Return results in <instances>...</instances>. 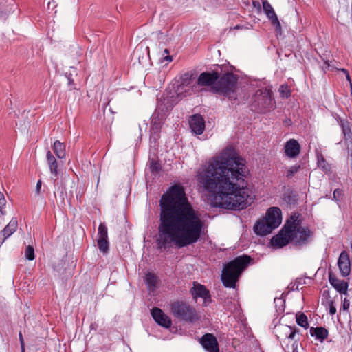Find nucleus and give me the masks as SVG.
<instances>
[{
	"instance_id": "obj_1",
	"label": "nucleus",
	"mask_w": 352,
	"mask_h": 352,
	"mask_svg": "<svg viewBox=\"0 0 352 352\" xmlns=\"http://www.w3.org/2000/svg\"><path fill=\"white\" fill-rule=\"evenodd\" d=\"M248 174L245 160L229 146L208 162L200 179L204 189L214 196V206L240 210L248 204Z\"/></svg>"
},
{
	"instance_id": "obj_2",
	"label": "nucleus",
	"mask_w": 352,
	"mask_h": 352,
	"mask_svg": "<svg viewBox=\"0 0 352 352\" xmlns=\"http://www.w3.org/2000/svg\"><path fill=\"white\" fill-rule=\"evenodd\" d=\"M160 223L157 244L160 248H182L197 243L204 222L188 201L179 185L171 186L160 200Z\"/></svg>"
},
{
	"instance_id": "obj_3",
	"label": "nucleus",
	"mask_w": 352,
	"mask_h": 352,
	"mask_svg": "<svg viewBox=\"0 0 352 352\" xmlns=\"http://www.w3.org/2000/svg\"><path fill=\"white\" fill-rule=\"evenodd\" d=\"M251 258L246 255L236 257L224 267L221 280L226 287L234 288L242 272L250 263Z\"/></svg>"
},
{
	"instance_id": "obj_4",
	"label": "nucleus",
	"mask_w": 352,
	"mask_h": 352,
	"mask_svg": "<svg viewBox=\"0 0 352 352\" xmlns=\"http://www.w3.org/2000/svg\"><path fill=\"white\" fill-rule=\"evenodd\" d=\"M281 221L280 209L278 207H272L267 210L265 217L255 224L254 230L258 235L265 236L278 228Z\"/></svg>"
},
{
	"instance_id": "obj_5",
	"label": "nucleus",
	"mask_w": 352,
	"mask_h": 352,
	"mask_svg": "<svg viewBox=\"0 0 352 352\" xmlns=\"http://www.w3.org/2000/svg\"><path fill=\"white\" fill-rule=\"evenodd\" d=\"M287 224L290 225L291 233L290 243L293 245L302 247L308 244L312 237V232L307 227L300 225L298 215L296 214L290 217L287 220Z\"/></svg>"
},
{
	"instance_id": "obj_6",
	"label": "nucleus",
	"mask_w": 352,
	"mask_h": 352,
	"mask_svg": "<svg viewBox=\"0 0 352 352\" xmlns=\"http://www.w3.org/2000/svg\"><path fill=\"white\" fill-rule=\"evenodd\" d=\"M237 80L236 75L228 72L223 74L219 80H217L216 84L211 88L215 93L231 98V95L236 89Z\"/></svg>"
},
{
	"instance_id": "obj_7",
	"label": "nucleus",
	"mask_w": 352,
	"mask_h": 352,
	"mask_svg": "<svg viewBox=\"0 0 352 352\" xmlns=\"http://www.w3.org/2000/svg\"><path fill=\"white\" fill-rule=\"evenodd\" d=\"M252 107L259 113H265L274 108L270 90L258 89L254 96Z\"/></svg>"
},
{
	"instance_id": "obj_8",
	"label": "nucleus",
	"mask_w": 352,
	"mask_h": 352,
	"mask_svg": "<svg viewBox=\"0 0 352 352\" xmlns=\"http://www.w3.org/2000/svg\"><path fill=\"white\" fill-rule=\"evenodd\" d=\"M171 310L175 317L191 323L199 319L196 310L183 302H173Z\"/></svg>"
},
{
	"instance_id": "obj_9",
	"label": "nucleus",
	"mask_w": 352,
	"mask_h": 352,
	"mask_svg": "<svg viewBox=\"0 0 352 352\" xmlns=\"http://www.w3.org/2000/svg\"><path fill=\"white\" fill-rule=\"evenodd\" d=\"M290 228V225L287 224V221L280 233L272 237L271 243L274 248H280L290 242L289 234L292 232Z\"/></svg>"
},
{
	"instance_id": "obj_10",
	"label": "nucleus",
	"mask_w": 352,
	"mask_h": 352,
	"mask_svg": "<svg viewBox=\"0 0 352 352\" xmlns=\"http://www.w3.org/2000/svg\"><path fill=\"white\" fill-rule=\"evenodd\" d=\"M300 153V145L295 139H290L284 145L285 155L291 159L297 157Z\"/></svg>"
},
{
	"instance_id": "obj_11",
	"label": "nucleus",
	"mask_w": 352,
	"mask_h": 352,
	"mask_svg": "<svg viewBox=\"0 0 352 352\" xmlns=\"http://www.w3.org/2000/svg\"><path fill=\"white\" fill-rule=\"evenodd\" d=\"M264 13L266 14L267 19L271 22V23L276 28L277 31L281 30V25L279 22V20L277 17V15L271 6V4L267 1H264L262 3Z\"/></svg>"
},
{
	"instance_id": "obj_12",
	"label": "nucleus",
	"mask_w": 352,
	"mask_h": 352,
	"mask_svg": "<svg viewBox=\"0 0 352 352\" xmlns=\"http://www.w3.org/2000/svg\"><path fill=\"white\" fill-rule=\"evenodd\" d=\"M151 315L154 320L160 326L165 328H169L172 324L170 318L165 314L162 310L157 307H154L151 310Z\"/></svg>"
},
{
	"instance_id": "obj_13",
	"label": "nucleus",
	"mask_w": 352,
	"mask_h": 352,
	"mask_svg": "<svg viewBox=\"0 0 352 352\" xmlns=\"http://www.w3.org/2000/svg\"><path fill=\"white\" fill-rule=\"evenodd\" d=\"M219 78V75L217 72H202L198 78L197 84L201 86L213 87Z\"/></svg>"
},
{
	"instance_id": "obj_14",
	"label": "nucleus",
	"mask_w": 352,
	"mask_h": 352,
	"mask_svg": "<svg viewBox=\"0 0 352 352\" xmlns=\"http://www.w3.org/2000/svg\"><path fill=\"white\" fill-rule=\"evenodd\" d=\"M338 265L341 275L346 277L350 274L351 263L349 254L343 251L340 253L338 261Z\"/></svg>"
},
{
	"instance_id": "obj_15",
	"label": "nucleus",
	"mask_w": 352,
	"mask_h": 352,
	"mask_svg": "<svg viewBox=\"0 0 352 352\" xmlns=\"http://www.w3.org/2000/svg\"><path fill=\"white\" fill-rule=\"evenodd\" d=\"M191 131L196 135H201L205 129V121L199 114L193 115L189 121Z\"/></svg>"
},
{
	"instance_id": "obj_16",
	"label": "nucleus",
	"mask_w": 352,
	"mask_h": 352,
	"mask_svg": "<svg viewBox=\"0 0 352 352\" xmlns=\"http://www.w3.org/2000/svg\"><path fill=\"white\" fill-rule=\"evenodd\" d=\"M201 344L208 352H219L217 340L210 333H207L201 338Z\"/></svg>"
},
{
	"instance_id": "obj_17",
	"label": "nucleus",
	"mask_w": 352,
	"mask_h": 352,
	"mask_svg": "<svg viewBox=\"0 0 352 352\" xmlns=\"http://www.w3.org/2000/svg\"><path fill=\"white\" fill-rule=\"evenodd\" d=\"M191 294L195 298H202L205 305L210 301L209 291L201 284L194 283L193 287L191 289Z\"/></svg>"
},
{
	"instance_id": "obj_18",
	"label": "nucleus",
	"mask_w": 352,
	"mask_h": 352,
	"mask_svg": "<svg viewBox=\"0 0 352 352\" xmlns=\"http://www.w3.org/2000/svg\"><path fill=\"white\" fill-rule=\"evenodd\" d=\"M149 57V51L148 47H144L142 45H138L133 54V58L138 60L140 65H144Z\"/></svg>"
},
{
	"instance_id": "obj_19",
	"label": "nucleus",
	"mask_w": 352,
	"mask_h": 352,
	"mask_svg": "<svg viewBox=\"0 0 352 352\" xmlns=\"http://www.w3.org/2000/svg\"><path fill=\"white\" fill-rule=\"evenodd\" d=\"M170 109V106L167 105L166 103L159 102L155 112L153 113L151 117H155L156 120H160L164 122L166 113Z\"/></svg>"
},
{
	"instance_id": "obj_20",
	"label": "nucleus",
	"mask_w": 352,
	"mask_h": 352,
	"mask_svg": "<svg viewBox=\"0 0 352 352\" xmlns=\"http://www.w3.org/2000/svg\"><path fill=\"white\" fill-rule=\"evenodd\" d=\"M329 282L331 285L340 294H347L349 284L343 280H340L329 276Z\"/></svg>"
},
{
	"instance_id": "obj_21",
	"label": "nucleus",
	"mask_w": 352,
	"mask_h": 352,
	"mask_svg": "<svg viewBox=\"0 0 352 352\" xmlns=\"http://www.w3.org/2000/svg\"><path fill=\"white\" fill-rule=\"evenodd\" d=\"M18 228V221L16 218H12L9 223L2 230L3 236V242L14 233Z\"/></svg>"
},
{
	"instance_id": "obj_22",
	"label": "nucleus",
	"mask_w": 352,
	"mask_h": 352,
	"mask_svg": "<svg viewBox=\"0 0 352 352\" xmlns=\"http://www.w3.org/2000/svg\"><path fill=\"white\" fill-rule=\"evenodd\" d=\"M162 124L163 122L160 120H156L155 117H151V126L150 131L154 140H157L159 138Z\"/></svg>"
},
{
	"instance_id": "obj_23",
	"label": "nucleus",
	"mask_w": 352,
	"mask_h": 352,
	"mask_svg": "<svg viewBox=\"0 0 352 352\" xmlns=\"http://www.w3.org/2000/svg\"><path fill=\"white\" fill-rule=\"evenodd\" d=\"M46 157L51 173L56 176L58 163L56 158L54 157L50 151L47 152Z\"/></svg>"
},
{
	"instance_id": "obj_24",
	"label": "nucleus",
	"mask_w": 352,
	"mask_h": 352,
	"mask_svg": "<svg viewBox=\"0 0 352 352\" xmlns=\"http://www.w3.org/2000/svg\"><path fill=\"white\" fill-rule=\"evenodd\" d=\"M53 151L59 159H63L65 157V145L58 140H56L53 145Z\"/></svg>"
},
{
	"instance_id": "obj_25",
	"label": "nucleus",
	"mask_w": 352,
	"mask_h": 352,
	"mask_svg": "<svg viewBox=\"0 0 352 352\" xmlns=\"http://www.w3.org/2000/svg\"><path fill=\"white\" fill-rule=\"evenodd\" d=\"M145 283L149 291H153L157 283V277L152 273H147L145 275Z\"/></svg>"
},
{
	"instance_id": "obj_26",
	"label": "nucleus",
	"mask_w": 352,
	"mask_h": 352,
	"mask_svg": "<svg viewBox=\"0 0 352 352\" xmlns=\"http://www.w3.org/2000/svg\"><path fill=\"white\" fill-rule=\"evenodd\" d=\"M311 331H312V329ZM313 331L314 333H311V335L316 336L320 342H322L328 336L327 330L323 327H316Z\"/></svg>"
},
{
	"instance_id": "obj_27",
	"label": "nucleus",
	"mask_w": 352,
	"mask_h": 352,
	"mask_svg": "<svg viewBox=\"0 0 352 352\" xmlns=\"http://www.w3.org/2000/svg\"><path fill=\"white\" fill-rule=\"evenodd\" d=\"M317 165L318 167L322 170L326 174H329L331 172V165L327 162L321 155H318Z\"/></svg>"
},
{
	"instance_id": "obj_28",
	"label": "nucleus",
	"mask_w": 352,
	"mask_h": 352,
	"mask_svg": "<svg viewBox=\"0 0 352 352\" xmlns=\"http://www.w3.org/2000/svg\"><path fill=\"white\" fill-rule=\"evenodd\" d=\"M301 166L300 164H295L291 166L285 167V171L284 173V175L287 179L292 178L294 175L298 173V171L300 169Z\"/></svg>"
},
{
	"instance_id": "obj_29",
	"label": "nucleus",
	"mask_w": 352,
	"mask_h": 352,
	"mask_svg": "<svg viewBox=\"0 0 352 352\" xmlns=\"http://www.w3.org/2000/svg\"><path fill=\"white\" fill-rule=\"evenodd\" d=\"M281 331L285 333L286 338L290 340H293L296 335V331L292 329L290 326H281Z\"/></svg>"
},
{
	"instance_id": "obj_30",
	"label": "nucleus",
	"mask_w": 352,
	"mask_h": 352,
	"mask_svg": "<svg viewBox=\"0 0 352 352\" xmlns=\"http://www.w3.org/2000/svg\"><path fill=\"white\" fill-rule=\"evenodd\" d=\"M296 322L299 326L307 328L309 326L307 317L303 313L296 315Z\"/></svg>"
},
{
	"instance_id": "obj_31",
	"label": "nucleus",
	"mask_w": 352,
	"mask_h": 352,
	"mask_svg": "<svg viewBox=\"0 0 352 352\" xmlns=\"http://www.w3.org/2000/svg\"><path fill=\"white\" fill-rule=\"evenodd\" d=\"M98 247L101 252H106L109 249L108 239L98 238Z\"/></svg>"
},
{
	"instance_id": "obj_32",
	"label": "nucleus",
	"mask_w": 352,
	"mask_h": 352,
	"mask_svg": "<svg viewBox=\"0 0 352 352\" xmlns=\"http://www.w3.org/2000/svg\"><path fill=\"white\" fill-rule=\"evenodd\" d=\"M149 168L153 173L156 174L161 170L162 167L157 161L151 160L149 162Z\"/></svg>"
},
{
	"instance_id": "obj_33",
	"label": "nucleus",
	"mask_w": 352,
	"mask_h": 352,
	"mask_svg": "<svg viewBox=\"0 0 352 352\" xmlns=\"http://www.w3.org/2000/svg\"><path fill=\"white\" fill-rule=\"evenodd\" d=\"M98 238L108 239L107 228L104 223H100L98 227Z\"/></svg>"
},
{
	"instance_id": "obj_34",
	"label": "nucleus",
	"mask_w": 352,
	"mask_h": 352,
	"mask_svg": "<svg viewBox=\"0 0 352 352\" xmlns=\"http://www.w3.org/2000/svg\"><path fill=\"white\" fill-rule=\"evenodd\" d=\"M25 256L29 261L34 259V250L32 246L28 245L25 251Z\"/></svg>"
},
{
	"instance_id": "obj_35",
	"label": "nucleus",
	"mask_w": 352,
	"mask_h": 352,
	"mask_svg": "<svg viewBox=\"0 0 352 352\" xmlns=\"http://www.w3.org/2000/svg\"><path fill=\"white\" fill-rule=\"evenodd\" d=\"M341 126L342 129V133L345 138L350 135L351 133V129L349 126V124L347 122H344L343 120H341Z\"/></svg>"
},
{
	"instance_id": "obj_36",
	"label": "nucleus",
	"mask_w": 352,
	"mask_h": 352,
	"mask_svg": "<svg viewBox=\"0 0 352 352\" xmlns=\"http://www.w3.org/2000/svg\"><path fill=\"white\" fill-rule=\"evenodd\" d=\"M6 205V200L5 199L4 195L0 192V214L3 216L6 214V212L3 210L5 206Z\"/></svg>"
},
{
	"instance_id": "obj_37",
	"label": "nucleus",
	"mask_w": 352,
	"mask_h": 352,
	"mask_svg": "<svg viewBox=\"0 0 352 352\" xmlns=\"http://www.w3.org/2000/svg\"><path fill=\"white\" fill-rule=\"evenodd\" d=\"M350 307V300L347 299L346 298H344L342 300V304L341 307V310L343 311H348Z\"/></svg>"
},
{
	"instance_id": "obj_38",
	"label": "nucleus",
	"mask_w": 352,
	"mask_h": 352,
	"mask_svg": "<svg viewBox=\"0 0 352 352\" xmlns=\"http://www.w3.org/2000/svg\"><path fill=\"white\" fill-rule=\"evenodd\" d=\"M302 285V279L300 278V279H298L297 280V281L294 283H292L290 285H291V289L292 290H294V289H296V290H298L300 288V285Z\"/></svg>"
},
{
	"instance_id": "obj_39",
	"label": "nucleus",
	"mask_w": 352,
	"mask_h": 352,
	"mask_svg": "<svg viewBox=\"0 0 352 352\" xmlns=\"http://www.w3.org/2000/svg\"><path fill=\"white\" fill-rule=\"evenodd\" d=\"M336 313V308L334 306L333 302H331V303L330 304V306H329V314L331 315H334Z\"/></svg>"
},
{
	"instance_id": "obj_40",
	"label": "nucleus",
	"mask_w": 352,
	"mask_h": 352,
	"mask_svg": "<svg viewBox=\"0 0 352 352\" xmlns=\"http://www.w3.org/2000/svg\"><path fill=\"white\" fill-rule=\"evenodd\" d=\"M19 340L21 344V351H25V343L21 333H19Z\"/></svg>"
},
{
	"instance_id": "obj_41",
	"label": "nucleus",
	"mask_w": 352,
	"mask_h": 352,
	"mask_svg": "<svg viewBox=\"0 0 352 352\" xmlns=\"http://www.w3.org/2000/svg\"><path fill=\"white\" fill-rule=\"evenodd\" d=\"M340 71L342 72L346 75V80L351 85V77H350V75L349 74V72L346 69H340Z\"/></svg>"
},
{
	"instance_id": "obj_42",
	"label": "nucleus",
	"mask_w": 352,
	"mask_h": 352,
	"mask_svg": "<svg viewBox=\"0 0 352 352\" xmlns=\"http://www.w3.org/2000/svg\"><path fill=\"white\" fill-rule=\"evenodd\" d=\"M41 185H42V182L41 180H38L37 184H36V193L37 195H38L40 193V191H41Z\"/></svg>"
},
{
	"instance_id": "obj_43",
	"label": "nucleus",
	"mask_w": 352,
	"mask_h": 352,
	"mask_svg": "<svg viewBox=\"0 0 352 352\" xmlns=\"http://www.w3.org/2000/svg\"><path fill=\"white\" fill-rule=\"evenodd\" d=\"M163 56V60L167 61V62H171L172 61V56L169 54H162Z\"/></svg>"
},
{
	"instance_id": "obj_44",
	"label": "nucleus",
	"mask_w": 352,
	"mask_h": 352,
	"mask_svg": "<svg viewBox=\"0 0 352 352\" xmlns=\"http://www.w3.org/2000/svg\"><path fill=\"white\" fill-rule=\"evenodd\" d=\"M341 195V190H340L339 189H336L333 192V197L334 199H337V196H339Z\"/></svg>"
},
{
	"instance_id": "obj_45",
	"label": "nucleus",
	"mask_w": 352,
	"mask_h": 352,
	"mask_svg": "<svg viewBox=\"0 0 352 352\" xmlns=\"http://www.w3.org/2000/svg\"><path fill=\"white\" fill-rule=\"evenodd\" d=\"M324 65H325V66H324V67H323V69H329V66H330V65H329V64L327 62H326V63H324Z\"/></svg>"
},
{
	"instance_id": "obj_46",
	"label": "nucleus",
	"mask_w": 352,
	"mask_h": 352,
	"mask_svg": "<svg viewBox=\"0 0 352 352\" xmlns=\"http://www.w3.org/2000/svg\"><path fill=\"white\" fill-rule=\"evenodd\" d=\"M243 28V26L237 25L233 28L234 30H239Z\"/></svg>"
},
{
	"instance_id": "obj_47",
	"label": "nucleus",
	"mask_w": 352,
	"mask_h": 352,
	"mask_svg": "<svg viewBox=\"0 0 352 352\" xmlns=\"http://www.w3.org/2000/svg\"><path fill=\"white\" fill-rule=\"evenodd\" d=\"M165 54V55H166V54H169V51H168V49H165V50H164V54Z\"/></svg>"
},
{
	"instance_id": "obj_48",
	"label": "nucleus",
	"mask_w": 352,
	"mask_h": 352,
	"mask_svg": "<svg viewBox=\"0 0 352 352\" xmlns=\"http://www.w3.org/2000/svg\"><path fill=\"white\" fill-rule=\"evenodd\" d=\"M52 3V4H54V3H55V2H54V1L49 2L48 6H50Z\"/></svg>"
},
{
	"instance_id": "obj_49",
	"label": "nucleus",
	"mask_w": 352,
	"mask_h": 352,
	"mask_svg": "<svg viewBox=\"0 0 352 352\" xmlns=\"http://www.w3.org/2000/svg\"><path fill=\"white\" fill-rule=\"evenodd\" d=\"M72 80L69 79V83L70 84V83H72Z\"/></svg>"
},
{
	"instance_id": "obj_50",
	"label": "nucleus",
	"mask_w": 352,
	"mask_h": 352,
	"mask_svg": "<svg viewBox=\"0 0 352 352\" xmlns=\"http://www.w3.org/2000/svg\"><path fill=\"white\" fill-rule=\"evenodd\" d=\"M21 352H25V351H21Z\"/></svg>"
}]
</instances>
